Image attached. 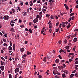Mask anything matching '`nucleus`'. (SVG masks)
<instances>
[{
    "label": "nucleus",
    "mask_w": 78,
    "mask_h": 78,
    "mask_svg": "<svg viewBox=\"0 0 78 78\" xmlns=\"http://www.w3.org/2000/svg\"><path fill=\"white\" fill-rule=\"evenodd\" d=\"M53 74L54 75H56L57 74H58V75H60V73H58V71H56L55 70H54V71L53 72Z\"/></svg>",
    "instance_id": "obj_1"
},
{
    "label": "nucleus",
    "mask_w": 78,
    "mask_h": 78,
    "mask_svg": "<svg viewBox=\"0 0 78 78\" xmlns=\"http://www.w3.org/2000/svg\"><path fill=\"white\" fill-rule=\"evenodd\" d=\"M3 19L4 20H8L9 19V16H5L3 17Z\"/></svg>",
    "instance_id": "obj_2"
},
{
    "label": "nucleus",
    "mask_w": 78,
    "mask_h": 78,
    "mask_svg": "<svg viewBox=\"0 0 78 78\" xmlns=\"http://www.w3.org/2000/svg\"><path fill=\"white\" fill-rule=\"evenodd\" d=\"M38 18H36L34 20L33 22L34 23H36V22H38Z\"/></svg>",
    "instance_id": "obj_3"
},
{
    "label": "nucleus",
    "mask_w": 78,
    "mask_h": 78,
    "mask_svg": "<svg viewBox=\"0 0 78 78\" xmlns=\"http://www.w3.org/2000/svg\"><path fill=\"white\" fill-rule=\"evenodd\" d=\"M45 27H44L43 29V31H41V34L43 33V32H44L45 31H44L47 30V29H45Z\"/></svg>",
    "instance_id": "obj_4"
},
{
    "label": "nucleus",
    "mask_w": 78,
    "mask_h": 78,
    "mask_svg": "<svg viewBox=\"0 0 78 78\" xmlns=\"http://www.w3.org/2000/svg\"><path fill=\"white\" fill-rule=\"evenodd\" d=\"M19 71V69L18 68H16V69L15 70V73H17Z\"/></svg>",
    "instance_id": "obj_5"
},
{
    "label": "nucleus",
    "mask_w": 78,
    "mask_h": 78,
    "mask_svg": "<svg viewBox=\"0 0 78 78\" xmlns=\"http://www.w3.org/2000/svg\"><path fill=\"white\" fill-rule=\"evenodd\" d=\"M0 68L3 71L4 69L5 68V67L3 66H1L0 67Z\"/></svg>",
    "instance_id": "obj_6"
},
{
    "label": "nucleus",
    "mask_w": 78,
    "mask_h": 78,
    "mask_svg": "<svg viewBox=\"0 0 78 78\" xmlns=\"http://www.w3.org/2000/svg\"><path fill=\"white\" fill-rule=\"evenodd\" d=\"M20 51L21 52H23V51L24 50H25V49H24V48H20Z\"/></svg>",
    "instance_id": "obj_7"
},
{
    "label": "nucleus",
    "mask_w": 78,
    "mask_h": 78,
    "mask_svg": "<svg viewBox=\"0 0 78 78\" xmlns=\"http://www.w3.org/2000/svg\"><path fill=\"white\" fill-rule=\"evenodd\" d=\"M58 68L61 70V69H64V67H63L62 66H58Z\"/></svg>",
    "instance_id": "obj_8"
},
{
    "label": "nucleus",
    "mask_w": 78,
    "mask_h": 78,
    "mask_svg": "<svg viewBox=\"0 0 78 78\" xmlns=\"http://www.w3.org/2000/svg\"><path fill=\"white\" fill-rule=\"evenodd\" d=\"M59 59H56L55 60V62L57 64H58V63H59Z\"/></svg>",
    "instance_id": "obj_9"
},
{
    "label": "nucleus",
    "mask_w": 78,
    "mask_h": 78,
    "mask_svg": "<svg viewBox=\"0 0 78 78\" xmlns=\"http://www.w3.org/2000/svg\"><path fill=\"white\" fill-rule=\"evenodd\" d=\"M49 27L50 28H51L52 27V23H51L49 25Z\"/></svg>",
    "instance_id": "obj_10"
},
{
    "label": "nucleus",
    "mask_w": 78,
    "mask_h": 78,
    "mask_svg": "<svg viewBox=\"0 0 78 78\" xmlns=\"http://www.w3.org/2000/svg\"><path fill=\"white\" fill-rule=\"evenodd\" d=\"M69 48L70 46H67L65 47V48H66V49H67V50H69Z\"/></svg>",
    "instance_id": "obj_11"
},
{
    "label": "nucleus",
    "mask_w": 78,
    "mask_h": 78,
    "mask_svg": "<svg viewBox=\"0 0 78 78\" xmlns=\"http://www.w3.org/2000/svg\"><path fill=\"white\" fill-rule=\"evenodd\" d=\"M13 49L14 51H15V48H16V46H15V44H13Z\"/></svg>",
    "instance_id": "obj_12"
},
{
    "label": "nucleus",
    "mask_w": 78,
    "mask_h": 78,
    "mask_svg": "<svg viewBox=\"0 0 78 78\" xmlns=\"http://www.w3.org/2000/svg\"><path fill=\"white\" fill-rule=\"evenodd\" d=\"M43 61H44V62H46V61H47L46 57H44Z\"/></svg>",
    "instance_id": "obj_13"
},
{
    "label": "nucleus",
    "mask_w": 78,
    "mask_h": 78,
    "mask_svg": "<svg viewBox=\"0 0 78 78\" xmlns=\"http://www.w3.org/2000/svg\"><path fill=\"white\" fill-rule=\"evenodd\" d=\"M28 31H29L30 33H32V30H31V29L30 28L29 29Z\"/></svg>",
    "instance_id": "obj_14"
},
{
    "label": "nucleus",
    "mask_w": 78,
    "mask_h": 78,
    "mask_svg": "<svg viewBox=\"0 0 78 78\" xmlns=\"http://www.w3.org/2000/svg\"><path fill=\"white\" fill-rule=\"evenodd\" d=\"M62 76L63 78H65L66 76V74L65 73H63L62 74Z\"/></svg>",
    "instance_id": "obj_15"
},
{
    "label": "nucleus",
    "mask_w": 78,
    "mask_h": 78,
    "mask_svg": "<svg viewBox=\"0 0 78 78\" xmlns=\"http://www.w3.org/2000/svg\"><path fill=\"white\" fill-rule=\"evenodd\" d=\"M74 42H76L77 41V38H74L73 40Z\"/></svg>",
    "instance_id": "obj_16"
},
{
    "label": "nucleus",
    "mask_w": 78,
    "mask_h": 78,
    "mask_svg": "<svg viewBox=\"0 0 78 78\" xmlns=\"http://www.w3.org/2000/svg\"><path fill=\"white\" fill-rule=\"evenodd\" d=\"M64 73H66V74H67L68 73H69V72H68V71L66 70L65 71H64Z\"/></svg>",
    "instance_id": "obj_17"
},
{
    "label": "nucleus",
    "mask_w": 78,
    "mask_h": 78,
    "mask_svg": "<svg viewBox=\"0 0 78 78\" xmlns=\"http://www.w3.org/2000/svg\"><path fill=\"white\" fill-rule=\"evenodd\" d=\"M9 50H12V47L11 46H9Z\"/></svg>",
    "instance_id": "obj_18"
},
{
    "label": "nucleus",
    "mask_w": 78,
    "mask_h": 78,
    "mask_svg": "<svg viewBox=\"0 0 78 78\" xmlns=\"http://www.w3.org/2000/svg\"><path fill=\"white\" fill-rule=\"evenodd\" d=\"M74 75L76 77H78V73H76Z\"/></svg>",
    "instance_id": "obj_19"
},
{
    "label": "nucleus",
    "mask_w": 78,
    "mask_h": 78,
    "mask_svg": "<svg viewBox=\"0 0 78 78\" xmlns=\"http://www.w3.org/2000/svg\"><path fill=\"white\" fill-rule=\"evenodd\" d=\"M1 59L2 60H3V61H5V58H4L2 57H1Z\"/></svg>",
    "instance_id": "obj_20"
},
{
    "label": "nucleus",
    "mask_w": 78,
    "mask_h": 78,
    "mask_svg": "<svg viewBox=\"0 0 78 78\" xmlns=\"http://www.w3.org/2000/svg\"><path fill=\"white\" fill-rule=\"evenodd\" d=\"M54 16H53V15H51V19H55V18H54Z\"/></svg>",
    "instance_id": "obj_21"
},
{
    "label": "nucleus",
    "mask_w": 78,
    "mask_h": 78,
    "mask_svg": "<svg viewBox=\"0 0 78 78\" xmlns=\"http://www.w3.org/2000/svg\"><path fill=\"white\" fill-rule=\"evenodd\" d=\"M59 31V28H58L57 29H55V32H57L58 33Z\"/></svg>",
    "instance_id": "obj_22"
},
{
    "label": "nucleus",
    "mask_w": 78,
    "mask_h": 78,
    "mask_svg": "<svg viewBox=\"0 0 78 78\" xmlns=\"http://www.w3.org/2000/svg\"><path fill=\"white\" fill-rule=\"evenodd\" d=\"M74 55V53H69V56H70V55Z\"/></svg>",
    "instance_id": "obj_23"
},
{
    "label": "nucleus",
    "mask_w": 78,
    "mask_h": 78,
    "mask_svg": "<svg viewBox=\"0 0 78 78\" xmlns=\"http://www.w3.org/2000/svg\"><path fill=\"white\" fill-rule=\"evenodd\" d=\"M47 59H48V60H49L50 58L49 57V56L48 55H47V56L46 57Z\"/></svg>",
    "instance_id": "obj_24"
},
{
    "label": "nucleus",
    "mask_w": 78,
    "mask_h": 78,
    "mask_svg": "<svg viewBox=\"0 0 78 78\" xmlns=\"http://www.w3.org/2000/svg\"><path fill=\"white\" fill-rule=\"evenodd\" d=\"M74 14H75V13H72L70 14L69 16H73V15H74Z\"/></svg>",
    "instance_id": "obj_25"
},
{
    "label": "nucleus",
    "mask_w": 78,
    "mask_h": 78,
    "mask_svg": "<svg viewBox=\"0 0 78 78\" xmlns=\"http://www.w3.org/2000/svg\"><path fill=\"white\" fill-rule=\"evenodd\" d=\"M9 78H12V75H11V74H9Z\"/></svg>",
    "instance_id": "obj_26"
},
{
    "label": "nucleus",
    "mask_w": 78,
    "mask_h": 78,
    "mask_svg": "<svg viewBox=\"0 0 78 78\" xmlns=\"http://www.w3.org/2000/svg\"><path fill=\"white\" fill-rule=\"evenodd\" d=\"M60 53H61L62 52H64V51L62 49H61L59 51Z\"/></svg>",
    "instance_id": "obj_27"
},
{
    "label": "nucleus",
    "mask_w": 78,
    "mask_h": 78,
    "mask_svg": "<svg viewBox=\"0 0 78 78\" xmlns=\"http://www.w3.org/2000/svg\"><path fill=\"white\" fill-rule=\"evenodd\" d=\"M11 27H14V24H12L11 23H10Z\"/></svg>",
    "instance_id": "obj_28"
},
{
    "label": "nucleus",
    "mask_w": 78,
    "mask_h": 78,
    "mask_svg": "<svg viewBox=\"0 0 78 78\" xmlns=\"http://www.w3.org/2000/svg\"><path fill=\"white\" fill-rule=\"evenodd\" d=\"M74 18H75V16H72L71 17V20H74Z\"/></svg>",
    "instance_id": "obj_29"
},
{
    "label": "nucleus",
    "mask_w": 78,
    "mask_h": 78,
    "mask_svg": "<svg viewBox=\"0 0 78 78\" xmlns=\"http://www.w3.org/2000/svg\"><path fill=\"white\" fill-rule=\"evenodd\" d=\"M59 24V22H58L56 23V26L57 27H58V25Z\"/></svg>",
    "instance_id": "obj_30"
},
{
    "label": "nucleus",
    "mask_w": 78,
    "mask_h": 78,
    "mask_svg": "<svg viewBox=\"0 0 78 78\" xmlns=\"http://www.w3.org/2000/svg\"><path fill=\"white\" fill-rule=\"evenodd\" d=\"M27 54L28 55H30V54H31L30 52H29L28 51H27Z\"/></svg>",
    "instance_id": "obj_31"
},
{
    "label": "nucleus",
    "mask_w": 78,
    "mask_h": 78,
    "mask_svg": "<svg viewBox=\"0 0 78 78\" xmlns=\"http://www.w3.org/2000/svg\"><path fill=\"white\" fill-rule=\"evenodd\" d=\"M67 40H65L64 41V44H67Z\"/></svg>",
    "instance_id": "obj_32"
},
{
    "label": "nucleus",
    "mask_w": 78,
    "mask_h": 78,
    "mask_svg": "<svg viewBox=\"0 0 78 78\" xmlns=\"http://www.w3.org/2000/svg\"><path fill=\"white\" fill-rule=\"evenodd\" d=\"M74 76V74H72L70 75V76L71 77H73Z\"/></svg>",
    "instance_id": "obj_33"
},
{
    "label": "nucleus",
    "mask_w": 78,
    "mask_h": 78,
    "mask_svg": "<svg viewBox=\"0 0 78 78\" xmlns=\"http://www.w3.org/2000/svg\"><path fill=\"white\" fill-rule=\"evenodd\" d=\"M12 12H13V13H14L15 12V10L14 9H12Z\"/></svg>",
    "instance_id": "obj_34"
},
{
    "label": "nucleus",
    "mask_w": 78,
    "mask_h": 78,
    "mask_svg": "<svg viewBox=\"0 0 78 78\" xmlns=\"http://www.w3.org/2000/svg\"><path fill=\"white\" fill-rule=\"evenodd\" d=\"M17 8L19 10V11H20L21 10V9H20V8L19 7H18Z\"/></svg>",
    "instance_id": "obj_35"
},
{
    "label": "nucleus",
    "mask_w": 78,
    "mask_h": 78,
    "mask_svg": "<svg viewBox=\"0 0 78 78\" xmlns=\"http://www.w3.org/2000/svg\"><path fill=\"white\" fill-rule=\"evenodd\" d=\"M1 64L2 65H3V62L2 61H1Z\"/></svg>",
    "instance_id": "obj_36"
},
{
    "label": "nucleus",
    "mask_w": 78,
    "mask_h": 78,
    "mask_svg": "<svg viewBox=\"0 0 78 78\" xmlns=\"http://www.w3.org/2000/svg\"><path fill=\"white\" fill-rule=\"evenodd\" d=\"M34 28H35V29H36L37 28V25H34Z\"/></svg>",
    "instance_id": "obj_37"
},
{
    "label": "nucleus",
    "mask_w": 78,
    "mask_h": 78,
    "mask_svg": "<svg viewBox=\"0 0 78 78\" xmlns=\"http://www.w3.org/2000/svg\"><path fill=\"white\" fill-rule=\"evenodd\" d=\"M10 46H12V43L11 42V41H10Z\"/></svg>",
    "instance_id": "obj_38"
},
{
    "label": "nucleus",
    "mask_w": 78,
    "mask_h": 78,
    "mask_svg": "<svg viewBox=\"0 0 78 78\" xmlns=\"http://www.w3.org/2000/svg\"><path fill=\"white\" fill-rule=\"evenodd\" d=\"M66 27L67 28V29H69V28H70V26H66Z\"/></svg>",
    "instance_id": "obj_39"
},
{
    "label": "nucleus",
    "mask_w": 78,
    "mask_h": 78,
    "mask_svg": "<svg viewBox=\"0 0 78 78\" xmlns=\"http://www.w3.org/2000/svg\"><path fill=\"white\" fill-rule=\"evenodd\" d=\"M40 17V16H39V15H37V16H36L37 18H39Z\"/></svg>",
    "instance_id": "obj_40"
},
{
    "label": "nucleus",
    "mask_w": 78,
    "mask_h": 78,
    "mask_svg": "<svg viewBox=\"0 0 78 78\" xmlns=\"http://www.w3.org/2000/svg\"><path fill=\"white\" fill-rule=\"evenodd\" d=\"M73 61V59H72L71 58L69 59V62H71V61Z\"/></svg>",
    "instance_id": "obj_41"
},
{
    "label": "nucleus",
    "mask_w": 78,
    "mask_h": 78,
    "mask_svg": "<svg viewBox=\"0 0 78 78\" xmlns=\"http://www.w3.org/2000/svg\"><path fill=\"white\" fill-rule=\"evenodd\" d=\"M48 72H49V70H47L46 72V73L47 74V75H48L49 73H48Z\"/></svg>",
    "instance_id": "obj_42"
},
{
    "label": "nucleus",
    "mask_w": 78,
    "mask_h": 78,
    "mask_svg": "<svg viewBox=\"0 0 78 78\" xmlns=\"http://www.w3.org/2000/svg\"><path fill=\"white\" fill-rule=\"evenodd\" d=\"M46 16L47 17H50L49 14H46Z\"/></svg>",
    "instance_id": "obj_43"
},
{
    "label": "nucleus",
    "mask_w": 78,
    "mask_h": 78,
    "mask_svg": "<svg viewBox=\"0 0 78 78\" xmlns=\"http://www.w3.org/2000/svg\"><path fill=\"white\" fill-rule=\"evenodd\" d=\"M26 14H27V12H25L23 15L24 16H26Z\"/></svg>",
    "instance_id": "obj_44"
},
{
    "label": "nucleus",
    "mask_w": 78,
    "mask_h": 78,
    "mask_svg": "<svg viewBox=\"0 0 78 78\" xmlns=\"http://www.w3.org/2000/svg\"><path fill=\"white\" fill-rule=\"evenodd\" d=\"M24 27V25H20V27H21V28H23Z\"/></svg>",
    "instance_id": "obj_45"
},
{
    "label": "nucleus",
    "mask_w": 78,
    "mask_h": 78,
    "mask_svg": "<svg viewBox=\"0 0 78 78\" xmlns=\"http://www.w3.org/2000/svg\"><path fill=\"white\" fill-rule=\"evenodd\" d=\"M58 57H59V58H60V59H62V58L61 56V55H59Z\"/></svg>",
    "instance_id": "obj_46"
},
{
    "label": "nucleus",
    "mask_w": 78,
    "mask_h": 78,
    "mask_svg": "<svg viewBox=\"0 0 78 78\" xmlns=\"http://www.w3.org/2000/svg\"><path fill=\"white\" fill-rule=\"evenodd\" d=\"M2 39L4 41V42H6V39H5L4 38H3Z\"/></svg>",
    "instance_id": "obj_47"
},
{
    "label": "nucleus",
    "mask_w": 78,
    "mask_h": 78,
    "mask_svg": "<svg viewBox=\"0 0 78 78\" xmlns=\"http://www.w3.org/2000/svg\"><path fill=\"white\" fill-rule=\"evenodd\" d=\"M10 14H12V13H13V12H12V10L10 11Z\"/></svg>",
    "instance_id": "obj_48"
},
{
    "label": "nucleus",
    "mask_w": 78,
    "mask_h": 78,
    "mask_svg": "<svg viewBox=\"0 0 78 78\" xmlns=\"http://www.w3.org/2000/svg\"><path fill=\"white\" fill-rule=\"evenodd\" d=\"M61 26H62V24L60 23L59 26L60 28H61Z\"/></svg>",
    "instance_id": "obj_49"
},
{
    "label": "nucleus",
    "mask_w": 78,
    "mask_h": 78,
    "mask_svg": "<svg viewBox=\"0 0 78 78\" xmlns=\"http://www.w3.org/2000/svg\"><path fill=\"white\" fill-rule=\"evenodd\" d=\"M33 5V3H31V4H30V6H32Z\"/></svg>",
    "instance_id": "obj_50"
},
{
    "label": "nucleus",
    "mask_w": 78,
    "mask_h": 78,
    "mask_svg": "<svg viewBox=\"0 0 78 78\" xmlns=\"http://www.w3.org/2000/svg\"><path fill=\"white\" fill-rule=\"evenodd\" d=\"M51 29H50L49 31H50V33H51Z\"/></svg>",
    "instance_id": "obj_51"
},
{
    "label": "nucleus",
    "mask_w": 78,
    "mask_h": 78,
    "mask_svg": "<svg viewBox=\"0 0 78 78\" xmlns=\"http://www.w3.org/2000/svg\"><path fill=\"white\" fill-rule=\"evenodd\" d=\"M50 4L51 6V5H53V3L52 2H51L50 3Z\"/></svg>",
    "instance_id": "obj_52"
},
{
    "label": "nucleus",
    "mask_w": 78,
    "mask_h": 78,
    "mask_svg": "<svg viewBox=\"0 0 78 78\" xmlns=\"http://www.w3.org/2000/svg\"><path fill=\"white\" fill-rule=\"evenodd\" d=\"M12 23H15V22H14L13 20L11 21Z\"/></svg>",
    "instance_id": "obj_53"
},
{
    "label": "nucleus",
    "mask_w": 78,
    "mask_h": 78,
    "mask_svg": "<svg viewBox=\"0 0 78 78\" xmlns=\"http://www.w3.org/2000/svg\"><path fill=\"white\" fill-rule=\"evenodd\" d=\"M25 30L26 31H28V29L27 28H26Z\"/></svg>",
    "instance_id": "obj_54"
},
{
    "label": "nucleus",
    "mask_w": 78,
    "mask_h": 78,
    "mask_svg": "<svg viewBox=\"0 0 78 78\" xmlns=\"http://www.w3.org/2000/svg\"><path fill=\"white\" fill-rule=\"evenodd\" d=\"M62 27H64V28L65 27H66V25H65V24H62Z\"/></svg>",
    "instance_id": "obj_55"
},
{
    "label": "nucleus",
    "mask_w": 78,
    "mask_h": 78,
    "mask_svg": "<svg viewBox=\"0 0 78 78\" xmlns=\"http://www.w3.org/2000/svg\"><path fill=\"white\" fill-rule=\"evenodd\" d=\"M58 19V16H57L55 15V19Z\"/></svg>",
    "instance_id": "obj_56"
},
{
    "label": "nucleus",
    "mask_w": 78,
    "mask_h": 78,
    "mask_svg": "<svg viewBox=\"0 0 78 78\" xmlns=\"http://www.w3.org/2000/svg\"><path fill=\"white\" fill-rule=\"evenodd\" d=\"M2 75H3V76H5V72H2Z\"/></svg>",
    "instance_id": "obj_57"
},
{
    "label": "nucleus",
    "mask_w": 78,
    "mask_h": 78,
    "mask_svg": "<svg viewBox=\"0 0 78 78\" xmlns=\"http://www.w3.org/2000/svg\"><path fill=\"white\" fill-rule=\"evenodd\" d=\"M62 65L63 66H64V67H66V65L64 63H63V64Z\"/></svg>",
    "instance_id": "obj_58"
},
{
    "label": "nucleus",
    "mask_w": 78,
    "mask_h": 78,
    "mask_svg": "<svg viewBox=\"0 0 78 78\" xmlns=\"http://www.w3.org/2000/svg\"><path fill=\"white\" fill-rule=\"evenodd\" d=\"M27 43H28V41H25V44H27Z\"/></svg>",
    "instance_id": "obj_59"
},
{
    "label": "nucleus",
    "mask_w": 78,
    "mask_h": 78,
    "mask_svg": "<svg viewBox=\"0 0 78 78\" xmlns=\"http://www.w3.org/2000/svg\"><path fill=\"white\" fill-rule=\"evenodd\" d=\"M1 53H3V52H4V51H3V50H1Z\"/></svg>",
    "instance_id": "obj_60"
},
{
    "label": "nucleus",
    "mask_w": 78,
    "mask_h": 78,
    "mask_svg": "<svg viewBox=\"0 0 78 78\" xmlns=\"http://www.w3.org/2000/svg\"><path fill=\"white\" fill-rule=\"evenodd\" d=\"M70 13H71V12H72V9H70Z\"/></svg>",
    "instance_id": "obj_61"
},
{
    "label": "nucleus",
    "mask_w": 78,
    "mask_h": 78,
    "mask_svg": "<svg viewBox=\"0 0 78 78\" xmlns=\"http://www.w3.org/2000/svg\"><path fill=\"white\" fill-rule=\"evenodd\" d=\"M1 42L0 43L1 44H2L3 43V41L1 40Z\"/></svg>",
    "instance_id": "obj_62"
},
{
    "label": "nucleus",
    "mask_w": 78,
    "mask_h": 78,
    "mask_svg": "<svg viewBox=\"0 0 78 78\" xmlns=\"http://www.w3.org/2000/svg\"><path fill=\"white\" fill-rule=\"evenodd\" d=\"M75 72H76V71H73L72 72V73H75Z\"/></svg>",
    "instance_id": "obj_63"
},
{
    "label": "nucleus",
    "mask_w": 78,
    "mask_h": 78,
    "mask_svg": "<svg viewBox=\"0 0 78 78\" xmlns=\"http://www.w3.org/2000/svg\"><path fill=\"white\" fill-rule=\"evenodd\" d=\"M76 36V34H75L74 35H73V36L74 37H75Z\"/></svg>",
    "instance_id": "obj_64"
}]
</instances>
